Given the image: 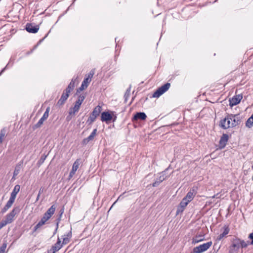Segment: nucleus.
<instances>
[{
  "label": "nucleus",
  "mask_w": 253,
  "mask_h": 253,
  "mask_svg": "<svg viewBox=\"0 0 253 253\" xmlns=\"http://www.w3.org/2000/svg\"><path fill=\"white\" fill-rule=\"evenodd\" d=\"M6 248V244H3L0 248V253H4Z\"/></svg>",
  "instance_id": "obj_36"
},
{
  "label": "nucleus",
  "mask_w": 253,
  "mask_h": 253,
  "mask_svg": "<svg viewBox=\"0 0 253 253\" xmlns=\"http://www.w3.org/2000/svg\"><path fill=\"white\" fill-rule=\"evenodd\" d=\"M204 239V236L203 235H197L193 238L192 243L194 244L198 243L202 241H203Z\"/></svg>",
  "instance_id": "obj_25"
},
{
  "label": "nucleus",
  "mask_w": 253,
  "mask_h": 253,
  "mask_svg": "<svg viewBox=\"0 0 253 253\" xmlns=\"http://www.w3.org/2000/svg\"><path fill=\"white\" fill-rule=\"evenodd\" d=\"M46 158V156H45V155L42 156L40 160L39 161V163L40 164H42L44 162V160H45Z\"/></svg>",
  "instance_id": "obj_37"
},
{
  "label": "nucleus",
  "mask_w": 253,
  "mask_h": 253,
  "mask_svg": "<svg viewBox=\"0 0 253 253\" xmlns=\"http://www.w3.org/2000/svg\"><path fill=\"white\" fill-rule=\"evenodd\" d=\"M160 174V176L152 184L153 187L158 186L162 182L169 177V175H165V172H162Z\"/></svg>",
  "instance_id": "obj_8"
},
{
  "label": "nucleus",
  "mask_w": 253,
  "mask_h": 253,
  "mask_svg": "<svg viewBox=\"0 0 253 253\" xmlns=\"http://www.w3.org/2000/svg\"><path fill=\"white\" fill-rule=\"evenodd\" d=\"M82 103H81L80 101H79L78 100H77L75 102V105H78V106H81Z\"/></svg>",
  "instance_id": "obj_42"
},
{
  "label": "nucleus",
  "mask_w": 253,
  "mask_h": 253,
  "mask_svg": "<svg viewBox=\"0 0 253 253\" xmlns=\"http://www.w3.org/2000/svg\"><path fill=\"white\" fill-rule=\"evenodd\" d=\"M42 40H43V39H42V40H40V41H39V43H38V44H37L36 46H37L39 44V43H40V42H41Z\"/></svg>",
  "instance_id": "obj_51"
},
{
  "label": "nucleus",
  "mask_w": 253,
  "mask_h": 253,
  "mask_svg": "<svg viewBox=\"0 0 253 253\" xmlns=\"http://www.w3.org/2000/svg\"><path fill=\"white\" fill-rule=\"evenodd\" d=\"M15 175H16V169H15L14 171H13V177L12 178V179H13L15 178Z\"/></svg>",
  "instance_id": "obj_46"
},
{
  "label": "nucleus",
  "mask_w": 253,
  "mask_h": 253,
  "mask_svg": "<svg viewBox=\"0 0 253 253\" xmlns=\"http://www.w3.org/2000/svg\"><path fill=\"white\" fill-rule=\"evenodd\" d=\"M97 128L93 129L91 134L87 137L83 139V144L84 145L87 144L90 141L92 140L97 133Z\"/></svg>",
  "instance_id": "obj_16"
},
{
  "label": "nucleus",
  "mask_w": 253,
  "mask_h": 253,
  "mask_svg": "<svg viewBox=\"0 0 253 253\" xmlns=\"http://www.w3.org/2000/svg\"><path fill=\"white\" fill-rule=\"evenodd\" d=\"M246 126L249 128H251L253 126V119L252 120V117H250L246 123Z\"/></svg>",
  "instance_id": "obj_30"
},
{
  "label": "nucleus",
  "mask_w": 253,
  "mask_h": 253,
  "mask_svg": "<svg viewBox=\"0 0 253 253\" xmlns=\"http://www.w3.org/2000/svg\"><path fill=\"white\" fill-rule=\"evenodd\" d=\"M6 134V129L3 128H2L0 132V140H3V137L5 136Z\"/></svg>",
  "instance_id": "obj_33"
},
{
  "label": "nucleus",
  "mask_w": 253,
  "mask_h": 253,
  "mask_svg": "<svg viewBox=\"0 0 253 253\" xmlns=\"http://www.w3.org/2000/svg\"><path fill=\"white\" fill-rule=\"evenodd\" d=\"M41 189L40 190V191H39V193L38 195V197H37V199H38L39 198V196H40V193H41Z\"/></svg>",
  "instance_id": "obj_49"
},
{
  "label": "nucleus",
  "mask_w": 253,
  "mask_h": 253,
  "mask_svg": "<svg viewBox=\"0 0 253 253\" xmlns=\"http://www.w3.org/2000/svg\"><path fill=\"white\" fill-rule=\"evenodd\" d=\"M63 245L61 240L58 238L57 242L51 248L56 252L63 247Z\"/></svg>",
  "instance_id": "obj_22"
},
{
  "label": "nucleus",
  "mask_w": 253,
  "mask_h": 253,
  "mask_svg": "<svg viewBox=\"0 0 253 253\" xmlns=\"http://www.w3.org/2000/svg\"><path fill=\"white\" fill-rule=\"evenodd\" d=\"M146 118H147V116L145 113L137 112L134 115V116L132 119V121H136L138 120H145L146 119Z\"/></svg>",
  "instance_id": "obj_18"
},
{
  "label": "nucleus",
  "mask_w": 253,
  "mask_h": 253,
  "mask_svg": "<svg viewBox=\"0 0 253 253\" xmlns=\"http://www.w3.org/2000/svg\"><path fill=\"white\" fill-rule=\"evenodd\" d=\"M228 139V135L224 133L222 134L219 142V147L220 149H223L225 147Z\"/></svg>",
  "instance_id": "obj_10"
},
{
  "label": "nucleus",
  "mask_w": 253,
  "mask_h": 253,
  "mask_svg": "<svg viewBox=\"0 0 253 253\" xmlns=\"http://www.w3.org/2000/svg\"><path fill=\"white\" fill-rule=\"evenodd\" d=\"M7 224H8L5 220H3L0 223V229L2 228L3 226H5Z\"/></svg>",
  "instance_id": "obj_40"
},
{
  "label": "nucleus",
  "mask_w": 253,
  "mask_h": 253,
  "mask_svg": "<svg viewBox=\"0 0 253 253\" xmlns=\"http://www.w3.org/2000/svg\"><path fill=\"white\" fill-rule=\"evenodd\" d=\"M75 86V81L73 79L72 80L68 87L65 90V91L67 92V93H70L71 91H72Z\"/></svg>",
  "instance_id": "obj_26"
},
{
  "label": "nucleus",
  "mask_w": 253,
  "mask_h": 253,
  "mask_svg": "<svg viewBox=\"0 0 253 253\" xmlns=\"http://www.w3.org/2000/svg\"><path fill=\"white\" fill-rule=\"evenodd\" d=\"M170 83H167L161 86L153 93V97L155 98L159 97L161 95L166 92L170 87Z\"/></svg>",
  "instance_id": "obj_2"
},
{
  "label": "nucleus",
  "mask_w": 253,
  "mask_h": 253,
  "mask_svg": "<svg viewBox=\"0 0 253 253\" xmlns=\"http://www.w3.org/2000/svg\"><path fill=\"white\" fill-rule=\"evenodd\" d=\"M224 231L222 233L220 234L218 237H217L216 240L220 241L221 240L224 236H225L226 235H227L229 233V228L228 226H224Z\"/></svg>",
  "instance_id": "obj_21"
},
{
  "label": "nucleus",
  "mask_w": 253,
  "mask_h": 253,
  "mask_svg": "<svg viewBox=\"0 0 253 253\" xmlns=\"http://www.w3.org/2000/svg\"><path fill=\"white\" fill-rule=\"evenodd\" d=\"M69 96V93H67V92L64 91L63 92L61 98L58 101L57 103V105L58 106H62L63 105L67 99H68V97Z\"/></svg>",
  "instance_id": "obj_15"
},
{
  "label": "nucleus",
  "mask_w": 253,
  "mask_h": 253,
  "mask_svg": "<svg viewBox=\"0 0 253 253\" xmlns=\"http://www.w3.org/2000/svg\"><path fill=\"white\" fill-rule=\"evenodd\" d=\"M130 94V87H129L126 91L124 95L125 101L126 102L127 99L129 98Z\"/></svg>",
  "instance_id": "obj_31"
},
{
  "label": "nucleus",
  "mask_w": 253,
  "mask_h": 253,
  "mask_svg": "<svg viewBox=\"0 0 253 253\" xmlns=\"http://www.w3.org/2000/svg\"><path fill=\"white\" fill-rule=\"evenodd\" d=\"M56 252L53 250V248H51L50 250H48L47 253H55Z\"/></svg>",
  "instance_id": "obj_43"
},
{
  "label": "nucleus",
  "mask_w": 253,
  "mask_h": 253,
  "mask_svg": "<svg viewBox=\"0 0 253 253\" xmlns=\"http://www.w3.org/2000/svg\"><path fill=\"white\" fill-rule=\"evenodd\" d=\"M55 209L56 207L54 205H52L51 207L48 209V210L43 214V216L41 220L34 227V230L35 231L45 224L46 222L48 219H49L51 216L54 214L55 211Z\"/></svg>",
  "instance_id": "obj_1"
},
{
  "label": "nucleus",
  "mask_w": 253,
  "mask_h": 253,
  "mask_svg": "<svg viewBox=\"0 0 253 253\" xmlns=\"http://www.w3.org/2000/svg\"><path fill=\"white\" fill-rule=\"evenodd\" d=\"M63 212H64V210L63 209H62V210H60V216L62 215V214H63Z\"/></svg>",
  "instance_id": "obj_48"
},
{
  "label": "nucleus",
  "mask_w": 253,
  "mask_h": 253,
  "mask_svg": "<svg viewBox=\"0 0 253 253\" xmlns=\"http://www.w3.org/2000/svg\"><path fill=\"white\" fill-rule=\"evenodd\" d=\"M248 238L251 240V241L250 242V245H253V233L250 234Z\"/></svg>",
  "instance_id": "obj_39"
},
{
  "label": "nucleus",
  "mask_w": 253,
  "mask_h": 253,
  "mask_svg": "<svg viewBox=\"0 0 253 253\" xmlns=\"http://www.w3.org/2000/svg\"><path fill=\"white\" fill-rule=\"evenodd\" d=\"M19 189H20V186L18 185H17V191H16L17 194L19 192Z\"/></svg>",
  "instance_id": "obj_47"
},
{
  "label": "nucleus",
  "mask_w": 253,
  "mask_h": 253,
  "mask_svg": "<svg viewBox=\"0 0 253 253\" xmlns=\"http://www.w3.org/2000/svg\"><path fill=\"white\" fill-rule=\"evenodd\" d=\"M116 202H115V203H114V204H113V205H114V204H115V203H116Z\"/></svg>",
  "instance_id": "obj_56"
},
{
  "label": "nucleus",
  "mask_w": 253,
  "mask_h": 253,
  "mask_svg": "<svg viewBox=\"0 0 253 253\" xmlns=\"http://www.w3.org/2000/svg\"><path fill=\"white\" fill-rule=\"evenodd\" d=\"M113 119V115L109 112H103L101 113V120L102 122H105L108 123Z\"/></svg>",
  "instance_id": "obj_9"
},
{
  "label": "nucleus",
  "mask_w": 253,
  "mask_h": 253,
  "mask_svg": "<svg viewBox=\"0 0 253 253\" xmlns=\"http://www.w3.org/2000/svg\"><path fill=\"white\" fill-rule=\"evenodd\" d=\"M4 69H3L1 71H0V76L1 75V74H2V73L3 72Z\"/></svg>",
  "instance_id": "obj_50"
},
{
  "label": "nucleus",
  "mask_w": 253,
  "mask_h": 253,
  "mask_svg": "<svg viewBox=\"0 0 253 253\" xmlns=\"http://www.w3.org/2000/svg\"><path fill=\"white\" fill-rule=\"evenodd\" d=\"M188 203V202L183 199L180 203L179 205L185 209V208L187 206Z\"/></svg>",
  "instance_id": "obj_34"
},
{
  "label": "nucleus",
  "mask_w": 253,
  "mask_h": 253,
  "mask_svg": "<svg viewBox=\"0 0 253 253\" xmlns=\"http://www.w3.org/2000/svg\"><path fill=\"white\" fill-rule=\"evenodd\" d=\"M184 210V209L181 206H180L179 205L178 206L177 208L176 215H178L179 213H182L183 211Z\"/></svg>",
  "instance_id": "obj_35"
},
{
  "label": "nucleus",
  "mask_w": 253,
  "mask_h": 253,
  "mask_svg": "<svg viewBox=\"0 0 253 253\" xmlns=\"http://www.w3.org/2000/svg\"><path fill=\"white\" fill-rule=\"evenodd\" d=\"M10 208L9 207H6V206L5 205L4 206V207L1 210V212L2 213H4L5 212H6Z\"/></svg>",
  "instance_id": "obj_41"
},
{
  "label": "nucleus",
  "mask_w": 253,
  "mask_h": 253,
  "mask_svg": "<svg viewBox=\"0 0 253 253\" xmlns=\"http://www.w3.org/2000/svg\"><path fill=\"white\" fill-rule=\"evenodd\" d=\"M169 168L166 169L165 170L163 171V172H165V175H169V176L170 174H167L166 173L167 171L169 169Z\"/></svg>",
  "instance_id": "obj_45"
},
{
  "label": "nucleus",
  "mask_w": 253,
  "mask_h": 253,
  "mask_svg": "<svg viewBox=\"0 0 253 253\" xmlns=\"http://www.w3.org/2000/svg\"><path fill=\"white\" fill-rule=\"evenodd\" d=\"M211 245L212 242L211 241L200 245V246L194 248L193 252L194 253H202L209 249Z\"/></svg>",
  "instance_id": "obj_3"
},
{
  "label": "nucleus",
  "mask_w": 253,
  "mask_h": 253,
  "mask_svg": "<svg viewBox=\"0 0 253 253\" xmlns=\"http://www.w3.org/2000/svg\"><path fill=\"white\" fill-rule=\"evenodd\" d=\"M94 73H95V70L94 69L91 70L90 71L89 73L88 74L87 77L86 78H85V79H88L89 82H91V78L93 76Z\"/></svg>",
  "instance_id": "obj_32"
},
{
  "label": "nucleus",
  "mask_w": 253,
  "mask_h": 253,
  "mask_svg": "<svg viewBox=\"0 0 253 253\" xmlns=\"http://www.w3.org/2000/svg\"><path fill=\"white\" fill-rule=\"evenodd\" d=\"M239 242L240 247L242 248H246L248 246V245H250V241H248L246 242L244 240L240 239Z\"/></svg>",
  "instance_id": "obj_28"
},
{
  "label": "nucleus",
  "mask_w": 253,
  "mask_h": 253,
  "mask_svg": "<svg viewBox=\"0 0 253 253\" xmlns=\"http://www.w3.org/2000/svg\"><path fill=\"white\" fill-rule=\"evenodd\" d=\"M112 115H113L112 120H113V122H114L116 121V120L117 119V116L116 115H114L113 114H112Z\"/></svg>",
  "instance_id": "obj_44"
},
{
  "label": "nucleus",
  "mask_w": 253,
  "mask_h": 253,
  "mask_svg": "<svg viewBox=\"0 0 253 253\" xmlns=\"http://www.w3.org/2000/svg\"><path fill=\"white\" fill-rule=\"evenodd\" d=\"M116 202H115V203H114V204H113V205H114V204H115V203H116Z\"/></svg>",
  "instance_id": "obj_55"
},
{
  "label": "nucleus",
  "mask_w": 253,
  "mask_h": 253,
  "mask_svg": "<svg viewBox=\"0 0 253 253\" xmlns=\"http://www.w3.org/2000/svg\"><path fill=\"white\" fill-rule=\"evenodd\" d=\"M97 117L94 116H93L92 114H90L89 118H88L86 123H88V125L92 124L96 120Z\"/></svg>",
  "instance_id": "obj_29"
},
{
  "label": "nucleus",
  "mask_w": 253,
  "mask_h": 253,
  "mask_svg": "<svg viewBox=\"0 0 253 253\" xmlns=\"http://www.w3.org/2000/svg\"><path fill=\"white\" fill-rule=\"evenodd\" d=\"M85 98V96L83 94H80L78 100L80 101L81 103H83V101Z\"/></svg>",
  "instance_id": "obj_38"
},
{
  "label": "nucleus",
  "mask_w": 253,
  "mask_h": 253,
  "mask_svg": "<svg viewBox=\"0 0 253 253\" xmlns=\"http://www.w3.org/2000/svg\"><path fill=\"white\" fill-rule=\"evenodd\" d=\"M242 98L243 96L242 94L234 96L232 98L229 99V105L231 106L236 105L240 103Z\"/></svg>",
  "instance_id": "obj_7"
},
{
  "label": "nucleus",
  "mask_w": 253,
  "mask_h": 253,
  "mask_svg": "<svg viewBox=\"0 0 253 253\" xmlns=\"http://www.w3.org/2000/svg\"><path fill=\"white\" fill-rule=\"evenodd\" d=\"M219 126L224 129L231 127V122L229 118V115L220 121Z\"/></svg>",
  "instance_id": "obj_5"
},
{
  "label": "nucleus",
  "mask_w": 253,
  "mask_h": 253,
  "mask_svg": "<svg viewBox=\"0 0 253 253\" xmlns=\"http://www.w3.org/2000/svg\"><path fill=\"white\" fill-rule=\"evenodd\" d=\"M240 239L236 238L233 239L232 244L231 246L230 250L233 251H237L240 248V244L239 243Z\"/></svg>",
  "instance_id": "obj_17"
},
{
  "label": "nucleus",
  "mask_w": 253,
  "mask_h": 253,
  "mask_svg": "<svg viewBox=\"0 0 253 253\" xmlns=\"http://www.w3.org/2000/svg\"><path fill=\"white\" fill-rule=\"evenodd\" d=\"M67 119L68 120H69V119H69V116H68V117H67Z\"/></svg>",
  "instance_id": "obj_53"
},
{
  "label": "nucleus",
  "mask_w": 253,
  "mask_h": 253,
  "mask_svg": "<svg viewBox=\"0 0 253 253\" xmlns=\"http://www.w3.org/2000/svg\"><path fill=\"white\" fill-rule=\"evenodd\" d=\"M251 117H252V120L253 119V114L252 115V116H251Z\"/></svg>",
  "instance_id": "obj_52"
},
{
  "label": "nucleus",
  "mask_w": 253,
  "mask_h": 253,
  "mask_svg": "<svg viewBox=\"0 0 253 253\" xmlns=\"http://www.w3.org/2000/svg\"><path fill=\"white\" fill-rule=\"evenodd\" d=\"M90 82H89L88 79L84 78L83 82L82 83L81 86L77 89V93L87 88Z\"/></svg>",
  "instance_id": "obj_19"
},
{
  "label": "nucleus",
  "mask_w": 253,
  "mask_h": 253,
  "mask_svg": "<svg viewBox=\"0 0 253 253\" xmlns=\"http://www.w3.org/2000/svg\"><path fill=\"white\" fill-rule=\"evenodd\" d=\"M15 197H16V186H15L14 187L13 191L11 194L10 197L6 204V207H9V208L11 207L12 204L14 203V202L15 201Z\"/></svg>",
  "instance_id": "obj_14"
},
{
  "label": "nucleus",
  "mask_w": 253,
  "mask_h": 253,
  "mask_svg": "<svg viewBox=\"0 0 253 253\" xmlns=\"http://www.w3.org/2000/svg\"><path fill=\"white\" fill-rule=\"evenodd\" d=\"M80 106L74 105L73 108H71L69 112L70 115H74L78 112L80 109Z\"/></svg>",
  "instance_id": "obj_27"
},
{
  "label": "nucleus",
  "mask_w": 253,
  "mask_h": 253,
  "mask_svg": "<svg viewBox=\"0 0 253 253\" xmlns=\"http://www.w3.org/2000/svg\"><path fill=\"white\" fill-rule=\"evenodd\" d=\"M15 208H13L11 212L6 215V218L4 220L7 223H10L12 221L13 218L15 215Z\"/></svg>",
  "instance_id": "obj_20"
},
{
  "label": "nucleus",
  "mask_w": 253,
  "mask_h": 253,
  "mask_svg": "<svg viewBox=\"0 0 253 253\" xmlns=\"http://www.w3.org/2000/svg\"><path fill=\"white\" fill-rule=\"evenodd\" d=\"M25 29L30 33H36L39 30V26H34L32 23H27Z\"/></svg>",
  "instance_id": "obj_6"
},
{
  "label": "nucleus",
  "mask_w": 253,
  "mask_h": 253,
  "mask_svg": "<svg viewBox=\"0 0 253 253\" xmlns=\"http://www.w3.org/2000/svg\"><path fill=\"white\" fill-rule=\"evenodd\" d=\"M49 111L50 107H47L42 117L40 119L38 122L35 125V128H39L42 126V125L43 124V122L45 120H46L48 117Z\"/></svg>",
  "instance_id": "obj_4"
},
{
  "label": "nucleus",
  "mask_w": 253,
  "mask_h": 253,
  "mask_svg": "<svg viewBox=\"0 0 253 253\" xmlns=\"http://www.w3.org/2000/svg\"><path fill=\"white\" fill-rule=\"evenodd\" d=\"M81 159H78L76 160V161L74 163L72 170H71L69 173V177H72L74 174H75L77 170L79 168V165L80 164Z\"/></svg>",
  "instance_id": "obj_12"
},
{
  "label": "nucleus",
  "mask_w": 253,
  "mask_h": 253,
  "mask_svg": "<svg viewBox=\"0 0 253 253\" xmlns=\"http://www.w3.org/2000/svg\"><path fill=\"white\" fill-rule=\"evenodd\" d=\"M196 194V191L195 189L194 188H192L190 189V190L187 193L186 196L183 198V199H184L185 200L189 203L193 199V198Z\"/></svg>",
  "instance_id": "obj_13"
},
{
  "label": "nucleus",
  "mask_w": 253,
  "mask_h": 253,
  "mask_svg": "<svg viewBox=\"0 0 253 253\" xmlns=\"http://www.w3.org/2000/svg\"><path fill=\"white\" fill-rule=\"evenodd\" d=\"M2 141L0 140V143H2Z\"/></svg>",
  "instance_id": "obj_54"
},
{
  "label": "nucleus",
  "mask_w": 253,
  "mask_h": 253,
  "mask_svg": "<svg viewBox=\"0 0 253 253\" xmlns=\"http://www.w3.org/2000/svg\"><path fill=\"white\" fill-rule=\"evenodd\" d=\"M58 229V226L56 227V230Z\"/></svg>",
  "instance_id": "obj_57"
},
{
  "label": "nucleus",
  "mask_w": 253,
  "mask_h": 253,
  "mask_svg": "<svg viewBox=\"0 0 253 253\" xmlns=\"http://www.w3.org/2000/svg\"><path fill=\"white\" fill-rule=\"evenodd\" d=\"M101 111V107L99 105L95 107L93 111L91 114H92L93 116H95L96 117H97Z\"/></svg>",
  "instance_id": "obj_24"
},
{
  "label": "nucleus",
  "mask_w": 253,
  "mask_h": 253,
  "mask_svg": "<svg viewBox=\"0 0 253 253\" xmlns=\"http://www.w3.org/2000/svg\"><path fill=\"white\" fill-rule=\"evenodd\" d=\"M72 233L71 231H70L67 234L64 235V237L63 238V242L62 244L66 245L69 243L70 239L71 238Z\"/></svg>",
  "instance_id": "obj_23"
},
{
  "label": "nucleus",
  "mask_w": 253,
  "mask_h": 253,
  "mask_svg": "<svg viewBox=\"0 0 253 253\" xmlns=\"http://www.w3.org/2000/svg\"><path fill=\"white\" fill-rule=\"evenodd\" d=\"M238 115L230 114L229 118L232 121L231 122V127H233L241 123V120L238 117Z\"/></svg>",
  "instance_id": "obj_11"
}]
</instances>
